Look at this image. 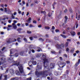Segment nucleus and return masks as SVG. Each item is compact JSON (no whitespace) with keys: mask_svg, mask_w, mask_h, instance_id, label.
Wrapping results in <instances>:
<instances>
[{"mask_svg":"<svg viewBox=\"0 0 80 80\" xmlns=\"http://www.w3.org/2000/svg\"><path fill=\"white\" fill-rule=\"evenodd\" d=\"M41 60H43L44 61V67L45 70L43 71H40L38 72V71H36L35 72L36 75H40L43 76L46 73H49L48 71L46 70L47 68L48 67L47 64L48 63V60L46 58V54H44L42 55V57L41 58Z\"/></svg>","mask_w":80,"mask_h":80,"instance_id":"f257e3e1","label":"nucleus"},{"mask_svg":"<svg viewBox=\"0 0 80 80\" xmlns=\"http://www.w3.org/2000/svg\"><path fill=\"white\" fill-rule=\"evenodd\" d=\"M13 65H17V66L18 67L21 73L23 72V68L21 65H20V63L19 62H18L17 63L16 62L13 61Z\"/></svg>","mask_w":80,"mask_h":80,"instance_id":"f03ea898","label":"nucleus"},{"mask_svg":"<svg viewBox=\"0 0 80 80\" xmlns=\"http://www.w3.org/2000/svg\"><path fill=\"white\" fill-rule=\"evenodd\" d=\"M58 64L60 68H63L66 65L65 62H61L60 61H59L58 63Z\"/></svg>","mask_w":80,"mask_h":80,"instance_id":"7ed1b4c3","label":"nucleus"},{"mask_svg":"<svg viewBox=\"0 0 80 80\" xmlns=\"http://www.w3.org/2000/svg\"><path fill=\"white\" fill-rule=\"evenodd\" d=\"M56 46L58 48H59V49H61L64 48V44H62L61 45L57 44Z\"/></svg>","mask_w":80,"mask_h":80,"instance_id":"20e7f679","label":"nucleus"},{"mask_svg":"<svg viewBox=\"0 0 80 80\" xmlns=\"http://www.w3.org/2000/svg\"><path fill=\"white\" fill-rule=\"evenodd\" d=\"M5 58H2L1 60V61L0 62V65H2V64L4 63H5Z\"/></svg>","mask_w":80,"mask_h":80,"instance_id":"39448f33","label":"nucleus"},{"mask_svg":"<svg viewBox=\"0 0 80 80\" xmlns=\"http://www.w3.org/2000/svg\"><path fill=\"white\" fill-rule=\"evenodd\" d=\"M12 40H12H11V39L10 38L7 41V43H11V42H16V41H17V39H12Z\"/></svg>","mask_w":80,"mask_h":80,"instance_id":"423d86ee","label":"nucleus"},{"mask_svg":"<svg viewBox=\"0 0 80 80\" xmlns=\"http://www.w3.org/2000/svg\"><path fill=\"white\" fill-rule=\"evenodd\" d=\"M42 66L37 65L36 67V70H40V69H42Z\"/></svg>","mask_w":80,"mask_h":80,"instance_id":"0eeeda50","label":"nucleus"},{"mask_svg":"<svg viewBox=\"0 0 80 80\" xmlns=\"http://www.w3.org/2000/svg\"><path fill=\"white\" fill-rule=\"evenodd\" d=\"M31 63H32L34 65H37V62L35 61H33V60H31Z\"/></svg>","mask_w":80,"mask_h":80,"instance_id":"6e6552de","label":"nucleus"},{"mask_svg":"<svg viewBox=\"0 0 80 80\" xmlns=\"http://www.w3.org/2000/svg\"><path fill=\"white\" fill-rule=\"evenodd\" d=\"M10 72L11 73V74L13 75L14 73V70H13V69H11L10 70Z\"/></svg>","mask_w":80,"mask_h":80,"instance_id":"1a4fd4ad","label":"nucleus"},{"mask_svg":"<svg viewBox=\"0 0 80 80\" xmlns=\"http://www.w3.org/2000/svg\"><path fill=\"white\" fill-rule=\"evenodd\" d=\"M12 26L13 27V28H14V29H17V25H15V23H12Z\"/></svg>","mask_w":80,"mask_h":80,"instance_id":"9d476101","label":"nucleus"},{"mask_svg":"<svg viewBox=\"0 0 80 80\" xmlns=\"http://www.w3.org/2000/svg\"><path fill=\"white\" fill-rule=\"evenodd\" d=\"M54 30H55V27L54 26H52V29H51V30L53 33H54Z\"/></svg>","mask_w":80,"mask_h":80,"instance_id":"9b49d317","label":"nucleus"},{"mask_svg":"<svg viewBox=\"0 0 80 80\" xmlns=\"http://www.w3.org/2000/svg\"><path fill=\"white\" fill-rule=\"evenodd\" d=\"M50 68H53V67H54V66L55 65H54V63H51L50 64Z\"/></svg>","mask_w":80,"mask_h":80,"instance_id":"f8f14e48","label":"nucleus"},{"mask_svg":"<svg viewBox=\"0 0 80 80\" xmlns=\"http://www.w3.org/2000/svg\"><path fill=\"white\" fill-rule=\"evenodd\" d=\"M19 78L17 77L13 78L11 79V80H18Z\"/></svg>","mask_w":80,"mask_h":80,"instance_id":"ddd939ff","label":"nucleus"},{"mask_svg":"<svg viewBox=\"0 0 80 80\" xmlns=\"http://www.w3.org/2000/svg\"><path fill=\"white\" fill-rule=\"evenodd\" d=\"M80 59H79L78 60V62L76 63V64H75L76 66H77H77H78V65H79V64H80Z\"/></svg>","mask_w":80,"mask_h":80,"instance_id":"4468645a","label":"nucleus"},{"mask_svg":"<svg viewBox=\"0 0 80 80\" xmlns=\"http://www.w3.org/2000/svg\"><path fill=\"white\" fill-rule=\"evenodd\" d=\"M32 20V18L30 17H29V18L27 20V22L28 23H30L31 22L30 20Z\"/></svg>","mask_w":80,"mask_h":80,"instance_id":"2eb2a0df","label":"nucleus"},{"mask_svg":"<svg viewBox=\"0 0 80 80\" xmlns=\"http://www.w3.org/2000/svg\"><path fill=\"white\" fill-rule=\"evenodd\" d=\"M71 33L72 36H74V35H75V32L74 31H72L71 32Z\"/></svg>","mask_w":80,"mask_h":80,"instance_id":"dca6fc26","label":"nucleus"},{"mask_svg":"<svg viewBox=\"0 0 80 80\" xmlns=\"http://www.w3.org/2000/svg\"><path fill=\"white\" fill-rule=\"evenodd\" d=\"M16 74L17 75H20V72L18 71H16Z\"/></svg>","mask_w":80,"mask_h":80,"instance_id":"f3484780","label":"nucleus"},{"mask_svg":"<svg viewBox=\"0 0 80 80\" xmlns=\"http://www.w3.org/2000/svg\"><path fill=\"white\" fill-rule=\"evenodd\" d=\"M68 19V18L67 16H65V19L64 20V23H67V19Z\"/></svg>","mask_w":80,"mask_h":80,"instance_id":"a211bd4d","label":"nucleus"},{"mask_svg":"<svg viewBox=\"0 0 80 80\" xmlns=\"http://www.w3.org/2000/svg\"><path fill=\"white\" fill-rule=\"evenodd\" d=\"M17 41H18V42H21V38H18L17 39Z\"/></svg>","mask_w":80,"mask_h":80,"instance_id":"6ab92c4d","label":"nucleus"},{"mask_svg":"<svg viewBox=\"0 0 80 80\" xmlns=\"http://www.w3.org/2000/svg\"><path fill=\"white\" fill-rule=\"evenodd\" d=\"M75 50V48H73L71 50L70 52L71 53H73V52H74V50Z\"/></svg>","mask_w":80,"mask_h":80,"instance_id":"aec40b11","label":"nucleus"},{"mask_svg":"<svg viewBox=\"0 0 80 80\" xmlns=\"http://www.w3.org/2000/svg\"><path fill=\"white\" fill-rule=\"evenodd\" d=\"M5 67H6V65H3L2 67H1V69L2 70H3V68H5Z\"/></svg>","mask_w":80,"mask_h":80,"instance_id":"412c9836","label":"nucleus"},{"mask_svg":"<svg viewBox=\"0 0 80 80\" xmlns=\"http://www.w3.org/2000/svg\"><path fill=\"white\" fill-rule=\"evenodd\" d=\"M61 36L62 37H63V38H66V36L65 35L61 34Z\"/></svg>","mask_w":80,"mask_h":80,"instance_id":"4be33fe9","label":"nucleus"},{"mask_svg":"<svg viewBox=\"0 0 80 80\" xmlns=\"http://www.w3.org/2000/svg\"><path fill=\"white\" fill-rule=\"evenodd\" d=\"M20 55H21V56H24L23 55V52H21L20 53Z\"/></svg>","mask_w":80,"mask_h":80,"instance_id":"5701e85b","label":"nucleus"},{"mask_svg":"<svg viewBox=\"0 0 80 80\" xmlns=\"http://www.w3.org/2000/svg\"><path fill=\"white\" fill-rule=\"evenodd\" d=\"M69 43V42H67L65 44V46L66 47H68V44Z\"/></svg>","mask_w":80,"mask_h":80,"instance_id":"b1692460","label":"nucleus"},{"mask_svg":"<svg viewBox=\"0 0 80 80\" xmlns=\"http://www.w3.org/2000/svg\"><path fill=\"white\" fill-rule=\"evenodd\" d=\"M45 29H47L48 30H49V29H50V27L48 26L45 27Z\"/></svg>","mask_w":80,"mask_h":80,"instance_id":"393cba45","label":"nucleus"},{"mask_svg":"<svg viewBox=\"0 0 80 80\" xmlns=\"http://www.w3.org/2000/svg\"><path fill=\"white\" fill-rule=\"evenodd\" d=\"M7 76L5 75L4 76V80H7Z\"/></svg>","mask_w":80,"mask_h":80,"instance_id":"a878e982","label":"nucleus"},{"mask_svg":"<svg viewBox=\"0 0 80 80\" xmlns=\"http://www.w3.org/2000/svg\"><path fill=\"white\" fill-rule=\"evenodd\" d=\"M23 40L25 42H27V39L26 38H24Z\"/></svg>","mask_w":80,"mask_h":80,"instance_id":"bb28decb","label":"nucleus"},{"mask_svg":"<svg viewBox=\"0 0 80 80\" xmlns=\"http://www.w3.org/2000/svg\"><path fill=\"white\" fill-rule=\"evenodd\" d=\"M13 51H14V49H11L10 50V54H12V52H13Z\"/></svg>","mask_w":80,"mask_h":80,"instance_id":"cd10ccee","label":"nucleus"},{"mask_svg":"<svg viewBox=\"0 0 80 80\" xmlns=\"http://www.w3.org/2000/svg\"><path fill=\"white\" fill-rule=\"evenodd\" d=\"M39 40H40V41H42V42H43V41H44V39H43L42 38H40L39 39Z\"/></svg>","mask_w":80,"mask_h":80,"instance_id":"c85d7f7f","label":"nucleus"},{"mask_svg":"<svg viewBox=\"0 0 80 80\" xmlns=\"http://www.w3.org/2000/svg\"><path fill=\"white\" fill-rule=\"evenodd\" d=\"M12 17L13 19H14L15 18V16H13V14H12Z\"/></svg>","mask_w":80,"mask_h":80,"instance_id":"c756f323","label":"nucleus"},{"mask_svg":"<svg viewBox=\"0 0 80 80\" xmlns=\"http://www.w3.org/2000/svg\"><path fill=\"white\" fill-rule=\"evenodd\" d=\"M18 53H16L15 55V57H18Z\"/></svg>","mask_w":80,"mask_h":80,"instance_id":"7c9ffc66","label":"nucleus"},{"mask_svg":"<svg viewBox=\"0 0 80 80\" xmlns=\"http://www.w3.org/2000/svg\"><path fill=\"white\" fill-rule=\"evenodd\" d=\"M29 27H30V28H32V27H34V26H33L32 24H30V26H29Z\"/></svg>","mask_w":80,"mask_h":80,"instance_id":"2f4dec72","label":"nucleus"},{"mask_svg":"<svg viewBox=\"0 0 80 80\" xmlns=\"http://www.w3.org/2000/svg\"><path fill=\"white\" fill-rule=\"evenodd\" d=\"M51 15H52V13H49L48 14V16L49 17H51Z\"/></svg>","mask_w":80,"mask_h":80,"instance_id":"473e14b6","label":"nucleus"},{"mask_svg":"<svg viewBox=\"0 0 80 80\" xmlns=\"http://www.w3.org/2000/svg\"><path fill=\"white\" fill-rule=\"evenodd\" d=\"M34 5V4L33 3H32L31 4V7H32Z\"/></svg>","mask_w":80,"mask_h":80,"instance_id":"72a5a7b5","label":"nucleus"},{"mask_svg":"<svg viewBox=\"0 0 80 80\" xmlns=\"http://www.w3.org/2000/svg\"><path fill=\"white\" fill-rule=\"evenodd\" d=\"M30 63H31V62H29V63L28 65H29V67H32V64H31V65L30 64Z\"/></svg>","mask_w":80,"mask_h":80,"instance_id":"f704fd0d","label":"nucleus"},{"mask_svg":"<svg viewBox=\"0 0 80 80\" xmlns=\"http://www.w3.org/2000/svg\"><path fill=\"white\" fill-rule=\"evenodd\" d=\"M8 13H11V11L10 10V9H8Z\"/></svg>","mask_w":80,"mask_h":80,"instance_id":"c9c22d12","label":"nucleus"},{"mask_svg":"<svg viewBox=\"0 0 80 80\" xmlns=\"http://www.w3.org/2000/svg\"><path fill=\"white\" fill-rule=\"evenodd\" d=\"M55 4H56V3L55 2H54L53 4H52L53 8H54V6L55 5Z\"/></svg>","mask_w":80,"mask_h":80,"instance_id":"e433bc0d","label":"nucleus"},{"mask_svg":"<svg viewBox=\"0 0 80 80\" xmlns=\"http://www.w3.org/2000/svg\"><path fill=\"white\" fill-rule=\"evenodd\" d=\"M51 53L52 54H55L56 52L55 51H52Z\"/></svg>","mask_w":80,"mask_h":80,"instance_id":"4c0bfd02","label":"nucleus"},{"mask_svg":"<svg viewBox=\"0 0 80 80\" xmlns=\"http://www.w3.org/2000/svg\"><path fill=\"white\" fill-rule=\"evenodd\" d=\"M2 74H0V80L2 79Z\"/></svg>","mask_w":80,"mask_h":80,"instance_id":"58836bf2","label":"nucleus"},{"mask_svg":"<svg viewBox=\"0 0 80 80\" xmlns=\"http://www.w3.org/2000/svg\"><path fill=\"white\" fill-rule=\"evenodd\" d=\"M41 12L42 13H44V14H45L46 12H45V11L43 12V11H41Z\"/></svg>","mask_w":80,"mask_h":80,"instance_id":"ea45409f","label":"nucleus"},{"mask_svg":"<svg viewBox=\"0 0 80 80\" xmlns=\"http://www.w3.org/2000/svg\"><path fill=\"white\" fill-rule=\"evenodd\" d=\"M41 50L42 52V49H38L37 51L38 52H40Z\"/></svg>","mask_w":80,"mask_h":80,"instance_id":"a19ab883","label":"nucleus"},{"mask_svg":"<svg viewBox=\"0 0 80 80\" xmlns=\"http://www.w3.org/2000/svg\"><path fill=\"white\" fill-rule=\"evenodd\" d=\"M78 18V14H77V13H76V18Z\"/></svg>","mask_w":80,"mask_h":80,"instance_id":"79ce46f5","label":"nucleus"},{"mask_svg":"<svg viewBox=\"0 0 80 80\" xmlns=\"http://www.w3.org/2000/svg\"><path fill=\"white\" fill-rule=\"evenodd\" d=\"M27 32L28 33H29L30 34L32 33V32L31 31H27Z\"/></svg>","mask_w":80,"mask_h":80,"instance_id":"37998d69","label":"nucleus"},{"mask_svg":"<svg viewBox=\"0 0 80 80\" xmlns=\"http://www.w3.org/2000/svg\"><path fill=\"white\" fill-rule=\"evenodd\" d=\"M31 51H32V53H35V50H33V49H32V50H31Z\"/></svg>","mask_w":80,"mask_h":80,"instance_id":"c03bdc74","label":"nucleus"},{"mask_svg":"<svg viewBox=\"0 0 80 80\" xmlns=\"http://www.w3.org/2000/svg\"><path fill=\"white\" fill-rule=\"evenodd\" d=\"M54 74L55 75L57 76V75H58V73H57V72H54Z\"/></svg>","mask_w":80,"mask_h":80,"instance_id":"a18cd8bd","label":"nucleus"},{"mask_svg":"<svg viewBox=\"0 0 80 80\" xmlns=\"http://www.w3.org/2000/svg\"><path fill=\"white\" fill-rule=\"evenodd\" d=\"M32 80V78H28L27 79V80Z\"/></svg>","mask_w":80,"mask_h":80,"instance_id":"49530a36","label":"nucleus"},{"mask_svg":"<svg viewBox=\"0 0 80 80\" xmlns=\"http://www.w3.org/2000/svg\"><path fill=\"white\" fill-rule=\"evenodd\" d=\"M5 12H7V9L6 8H5Z\"/></svg>","mask_w":80,"mask_h":80,"instance_id":"de8ad7c7","label":"nucleus"},{"mask_svg":"<svg viewBox=\"0 0 80 80\" xmlns=\"http://www.w3.org/2000/svg\"><path fill=\"white\" fill-rule=\"evenodd\" d=\"M26 7H29V5H28V2L26 3Z\"/></svg>","mask_w":80,"mask_h":80,"instance_id":"09e8293b","label":"nucleus"},{"mask_svg":"<svg viewBox=\"0 0 80 80\" xmlns=\"http://www.w3.org/2000/svg\"><path fill=\"white\" fill-rule=\"evenodd\" d=\"M38 28H41L42 27V25H40L38 26Z\"/></svg>","mask_w":80,"mask_h":80,"instance_id":"8fccbe9b","label":"nucleus"},{"mask_svg":"<svg viewBox=\"0 0 80 80\" xmlns=\"http://www.w3.org/2000/svg\"><path fill=\"white\" fill-rule=\"evenodd\" d=\"M29 38L31 40H33V38L32 37H30Z\"/></svg>","mask_w":80,"mask_h":80,"instance_id":"3c124183","label":"nucleus"},{"mask_svg":"<svg viewBox=\"0 0 80 80\" xmlns=\"http://www.w3.org/2000/svg\"><path fill=\"white\" fill-rule=\"evenodd\" d=\"M69 51V48H66V52H68Z\"/></svg>","mask_w":80,"mask_h":80,"instance_id":"603ef678","label":"nucleus"},{"mask_svg":"<svg viewBox=\"0 0 80 80\" xmlns=\"http://www.w3.org/2000/svg\"><path fill=\"white\" fill-rule=\"evenodd\" d=\"M5 47H4L2 49V51H3V50H5Z\"/></svg>","mask_w":80,"mask_h":80,"instance_id":"864d4df0","label":"nucleus"},{"mask_svg":"<svg viewBox=\"0 0 80 80\" xmlns=\"http://www.w3.org/2000/svg\"><path fill=\"white\" fill-rule=\"evenodd\" d=\"M60 60H63V58H62V57H60Z\"/></svg>","mask_w":80,"mask_h":80,"instance_id":"5fc2aeb1","label":"nucleus"},{"mask_svg":"<svg viewBox=\"0 0 80 80\" xmlns=\"http://www.w3.org/2000/svg\"><path fill=\"white\" fill-rule=\"evenodd\" d=\"M67 41H68V42H70V41H71V39H67Z\"/></svg>","mask_w":80,"mask_h":80,"instance_id":"6e6d98bb","label":"nucleus"},{"mask_svg":"<svg viewBox=\"0 0 80 80\" xmlns=\"http://www.w3.org/2000/svg\"><path fill=\"white\" fill-rule=\"evenodd\" d=\"M65 13H67V9H65V10L64 11Z\"/></svg>","mask_w":80,"mask_h":80,"instance_id":"4d7b16f0","label":"nucleus"},{"mask_svg":"<svg viewBox=\"0 0 80 80\" xmlns=\"http://www.w3.org/2000/svg\"><path fill=\"white\" fill-rule=\"evenodd\" d=\"M55 32H59V30H58V29H56L55 30Z\"/></svg>","mask_w":80,"mask_h":80,"instance_id":"13d9d810","label":"nucleus"},{"mask_svg":"<svg viewBox=\"0 0 80 80\" xmlns=\"http://www.w3.org/2000/svg\"><path fill=\"white\" fill-rule=\"evenodd\" d=\"M13 23H17V21L15 20H14L13 21Z\"/></svg>","mask_w":80,"mask_h":80,"instance_id":"bf43d9fd","label":"nucleus"},{"mask_svg":"<svg viewBox=\"0 0 80 80\" xmlns=\"http://www.w3.org/2000/svg\"><path fill=\"white\" fill-rule=\"evenodd\" d=\"M33 23H37V21H33Z\"/></svg>","mask_w":80,"mask_h":80,"instance_id":"052dcab7","label":"nucleus"},{"mask_svg":"<svg viewBox=\"0 0 80 80\" xmlns=\"http://www.w3.org/2000/svg\"><path fill=\"white\" fill-rule=\"evenodd\" d=\"M28 15H29V12H27V14H26V16H28Z\"/></svg>","mask_w":80,"mask_h":80,"instance_id":"680f3d73","label":"nucleus"},{"mask_svg":"<svg viewBox=\"0 0 80 80\" xmlns=\"http://www.w3.org/2000/svg\"><path fill=\"white\" fill-rule=\"evenodd\" d=\"M69 12H70V13H72L73 12V11H72V10H69Z\"/></svg>","mask_w":80,"mask_h":80,"instance_id":"e2e57ef3","label":"nucleus"},{"mask_svg":"<svg viewBox=\"0 0 80 80\" xmlns=\"http://www.w3.org/2000/svg\"><path fill=\"white\" fill-rule=\"evenodd\" d=\"M67 63H70V61H66Z\"/></svg>","mask_w":80,"mask_h":80,"instance_id":"0e129e2a","label":"nucleus"},{"mask_svg":"<svg viewBox=\"0 0 80 80\" xmlns=\"http://www.w3.org/2000/svg\"><path fill=\"white\" fill-rule=\"evenodd\" d=\"M64 56L66 57H67V55L66 54H64Z\"/></svg>","mask_w":80,"mask_h":80,"instance_id":"69168bd1","label":"nucleus"},{"mask_svg":"<svg viewBox=\"0 0 80 80\" xmlns=\"http://www.w3.org/2000/svg\"><path fill=\"white\" fill-rule=\"evenodd\" d=\"M28 3H30L31 2V0H28Z\"/></svg>","mask_w":80,"mask_h":80,"instance_id":"338daca9","label":"nucleus"},{"mask_svg":"<svg viewBox=\"0 0 80 80\" xmlns=\"http://www.w3.org/2000/svg\"><path fill=\"white\" fill-rule=\"evenodd\" d=\"M78 14H80V11H78Z\"/></svg>","mask_w":80,"mask_h":80,"instance_id":"774afa93","label":"nucleus"}]
</instances>
